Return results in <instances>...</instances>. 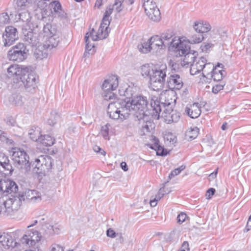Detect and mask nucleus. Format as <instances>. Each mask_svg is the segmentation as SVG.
Listing matches in <instances>:
<instances>
[{"label":"nucleus","instance_id":"obj_49","mask_svg":"<svg viewBox=\"0 0 251 251\" xmlns=\"http://www.w3.org/2000/svg\"><path fill=\"white\" fill-rule=\"evenodd\" d=\"M19 19L24 22L28 23L30 20V16L29 13L27 11H24L19 14Z\"/></svg>","mask_w":251,"mask_h":251},{"label":"nucleus","instance_id":"obj_32","mask_svg":"<svg viewBox=\"0 0 251 251\" xmlns=\"http://www.w3.org/2000/svg\"><path fill=\"white\" fill-rule=\"evenodd\" d=\"M51 50L49 49H47L43 47V45L42 46H38L36 49L35 54L36 55L37 58L39 59H42L45 58H47L49 53L51 52Z\"/></svg>","mask_w":251,"mask_h":251},{"label":"nucleus","instance_id":"obj_38","mask_svg":"<svg viewBox=\"0 0 251 251\" xmlns=\"http://www.w3.org/2000/svg\"><path fill=\"white\" fill-rule=\"evenodd\" d=\"M56 33V30L55 28L51 24L48 23L46 25H44L43 29V34H44V36L48 37Z\"/></svg>","mask_w":251,"mask_h":251},{"label":"nucleus","instance_id":"obj_21","mask_svg":"<svg viewBox=\"0 0 251 251\" xmlns=\"http://www.w3.org/2000/svg\"><path fill=\"white\" fill-rule=\"evenodd\" d=\"M164 116L168 123L172 122H177L180 118L179 113L176 110L173 109H164L162 113V116Z\"/></svg>","mask_w":251,"mask_h":251},{"label":"nucleus","instance_id":"obj_52","mask_svg":"<svg viewBox=\"0 0 251 251\" xmlns=\"http://www.w3.org/2000/svg\"><path fill=\"white\" fill-rule=\"evenodd\" d=\"M59 119V115L57 114L54 115L52 113H51L50 118L48 120V123L49 125L53 126L56 124Z\"/></svg>","mask_w":251,"mask_h":251},{"label":"nucleus","instance_id":"obj_9","mask_svg":"<svg viewBox=\"0 0 251 251\" xmlns=\"http://www.w3.org/2000/svg\"><path fill=\"white\" fill-rule=\"evenodd\" d=\"M19 209L18 201H13L9 198L4 200L0 197V215L3 216H11Z\"/></svg>","mask_w":251,"mask_h":251},{"label":"nucleus","instance_id":"obj_44","mask_svg":"<svg viewBox=\"0 0 251 251\" xmlns=\"http://www.w3.org/2000/svg\"><path fill=\"white\" fill-rule=\"evenodd\" d=\"M203 39V36L202 34L198 33L192 36L190 39V42L192 44H197L201 42Z\"/></svg>","mask_w":251,"mask_h":251},{"label":"nucleus","instance_id":"obj_34","mask_svg":"<svg viewBox=\"0 0 251 251\" xmlns=\"http://www.w3.org/2000/svg\"><path fill=\"white\" fill-rule=\"evenodd\" d=\"M30 138L33 141H39L41 135V129L38 126L32 127L28 131Z\"/></svg>","mask_w":251,"mask_h":251},{"label":"nucleus","instance_id":"obj_24","mask_svg":"<svg viewBox=\"0 0 251 251\" xmlns=\"http://www.w3.org/2000/svg\"><path fill=\"white\" fill-rule=\"evenodd\" d=\"M197 52L194 50L188 52L184 54V58L180 62L181 66L185 68H187L189 66L191 67V64L193 63L195 59L197 58Z\"/></svg>","mask_w":251,"mask_h":251},{"label":"nucleus","instance_id":"obj_63","mask_svg":"<svg viewBox=\"0 0 251 251\" xmlns=\"http://www.w3.org/2000/svg\"><path fill=\"white\" fill-rule=\"evenodd\" d=\"M251 229V214L248 219V222L247 223V225H246V227L245 228V230H246V231H249Z\"/></svg>","mask_w":251,"mask_h":251},{"label":"nucleus","instance_id":"obj_64","mask_svg":"<svg viewBox=\"0 0 251 251\" xmlns=\"http://www.w3.org/2000/svg\"><path fill=\"white\" fill-rule=\"evenodd\" d=\"M107 0H97L95 3V6L100 8L103 3L106 2Z\"/></svg>","mask_w":251,"mask_h":251},{"label":"nucleus","instance_id":"obj_20","mask_svg":"<svg viewBox=\"0 0 251 251\" xmlns=\"http://www.w3.org/2000/svg\"><path fill=\"white\" fill-rule=\"evenodd\" d=\"M199 103H194L192 104L187 105L185 111L191 118H198L201 114V110Z\"/></svg>","mask_w":251,"mask_h":251},{"label":"nucleus","instance_id":"obj_48","mask_svg":"<svg viewBox=\"0 0 251 251\" xmlns=\"http://www.w3.org/2000/svg\"><path fill=\"white\" fill-rule=\"evenodd\" d=\"M152 70L149 65H143L141 68V74L144 77L150 76V75L151 74V71H152Z\"/></svg>","mask_w":251,"mask_h":251},{"label":"nucleus","instance_id":"obj_10","mask_svg":"<svg viewBox=\"0 0 251 251\" xmlns=\"http://www.w3.org/2000/svg\"><path fill=\"white\" fill-rule=\"evenodd\" d=\"M143 6L148 17L154 22H158L161 19V13L156 3L153 0H142Z\"/></svg>","mask_w":251,"mask_h":251},{"label":"nucleus","instance_id":"obj_59","mask_svg":"<svg viewBox=\"0 0 251 251\" xmlns=\"http://www.w3.org/2000/svg\"><path fill=\"white\" fill-rule=\"evenodd\" d=\"M50 251H63V250L59 245L53 244L51 246Z\"/></svg>","mask_w":251,"mask_h":251},{"label":"nucleus","instance_id":"obj_28","mask_svg":"<svg viewBox=\"0 0 251 251\" xmlns=\"http://www.w3.org/2000/svg\"><path fill=\"white\" fill-rule=\"evenodd\" d=\"M224 65L222 64L218 63L216 66V68L214 70L213 72L211 74V79L216 81L222 80L224 76L226 75V72L223 70H220L218 68H223Z\"/></svg>","mask_w":251,"mask_h":251},{"label":"nucleus","instance_id":"obj_37","mask_svg":"<svg viewBox=\"0 0 251 251\" xmlns=\"http://www.w3.org/2000/svg\"><path fill=\"white\" fill-rule=\"evenodd\" d=\"M174 35L173 32L172 31L168 30L165 32L162 33L160 37L161 38V40L163 41L164 47L167 46H169L172 47L171 45V41L170 40L173 37Z\"/></svg>","mask_w":251,"mask_h":251},{"label":"nucleus","instance_id":"obj_57","mask_svg":"<svg viewBox=\"0 0 251 251\" xmlns=\"http://www.w3.org/2000/svg\"><path fill=\"white\" fill-rule=\"evenodd\" d=\"M224 88L223 84H217L213 87L212 92L214 94L218 93L220 90H222Z\"/></svg>","mask_w":251,"mask_h":251},{"label":"nucleus","instance_id":"obj_60","mask_svg":"<svg viewBox=\"0 0 251 251\" xmlns=\"http://www.w3.org/2000/svg\"><path fill=\"white\" fill-rule=\"evenodd\" d=\"M160 104L161 107L162 106L164 107V109L165 108L171 109V107H169V106L171 105V102L169 100H165V102L162 101L161 103L160 102Z\"/></svg>","mask_w":251,"mask_h":251},{"label":"nucleus","instance_id":"obj_25","mask_svg":"<svg viewBox=\"0 0 251 251\" xmlns=\"http://www.w3.org/2000/svg\"><path fill=\"white\" fill-rule=\"evenodd\" d=\"M59 41V36L56 33L47 37V39L43 45V47L49 49L51 50L57 47Z\"/></svg>","mask_w":251,"mask_h":251},{"label":"nucleus","instance_id":"obj_61","mask_svg":"<svg viewBox=\"0 0 251 251\" xmlns=\"http://www.w3.org/2000/svg\"><path fill=\"white\" fill-rule=\"evenodd\" d=\"M215 192V190L214 188H211L208 189L206 191V197L208 199L211 198V196H213Z\"/></svg>","mask_w":251,"mask_h":251},{"label":"nucleus","instance_id":"obj_11","mask_svg":"<svg viewBox=\"0 0 251 251\" xmlns=\"http://www.w3.org/2000/svg\"><path fill=\"white\" fill-rule=\"evenodd\" d=\"M26 47L23 43H19L13 46L8 52V57L10 60L22 61L26 57Z\"/></svg>","mask_w":251,"mask_h":251},{"label":"nucleus","instance_id":"obj_30","mask_svg":"<svg viewBox=\"0 0 251 251\" xmlns=\"http://www.w3.org/2000/svg\"><path fill=\"white\" fill-rule=\"evenodd\" d=\"M8 183H9V185L6 187V189H4V195L10 194L12 198H14L18 192V186L14 181L10 179L8 181Z\"/></svg>","mask_w":251,"mask_h":251},{"label":"nucleus","instance_id":"obj_55","mask_svg":"<svg viewBox=\"0 0 251 251\" xmlns=\"http://www.w3.org/2000/svg\"><path fill=\"white\" fill-rule=\"evenodd\" d=\"M164 188L162 187L159 190L157 193V194L155 196L154 199L156 200L157 201H159L161 198L163 197L164 195Z\"/></svg>","mask_w":251,"mask_h":251},{"label":"nucleus","instance_id":"obj_53","mask_svg":"<svg viewBox=\"0 0 251 251\" xmlns=\"http://www.w3.org/2000/svg\"><path fill=\"white\" fill-rule=\"evenodd\" d=\"M187 217V215L185 213H180L177 217V223L180 224H182L185 221Z\"/></svg>","mask_w":251,"mask_h":251},{"label":"nucleus","instance_id":"obj_51","mask_svg":"<svg viewBox=\"0 0 251 251\" xmlns=\"http://www.w3.org/2000/svg\"><path fill=\"white\" fill-rule=\"evenodd\" d=\"M124 0H115L113 5V7L115 9L117 12H119L123 9V6L122 3Z\"/></svg>","mask_w":251,"mask_h":251},{"label":"nucleus","instance_id":"obj_36","mask_svg":"<svg viewBox=\"0 0 251 251\" xmlns=\"http://www.w3.org/2000/svg\"><path fill=\"white\" fill-rule=\"evenodd\" d=\"M199 133V129L197 126L191 127L185 132V138L192 140L197 138Z\"/></svg>","mask_w":251,"mask_h":251},{"label":"nucleus","instance_id":"obj_22","mask_svg":"<svg viewBox=\"0 0 251 251\" xmlns=\"http://www.w3.org/2000/svg\"><path fill=\"white\" fill-rule=\"evenodd\" d=\"M24 40L31 46H36L39 43L37 34L32 31H28L26 33H24Z\"/></svg>","mask_w":251,"mask_h":251},{"label":"nucleus","instance_id":"obj_13","mask_svg":"<svg viewBox=\"0 0 251 251\" xmlns=\"http://www.w3.org/2000/svg\"><path fill=\"white\" fill-rule=\"evenodd\" d=\"M2 38L4 46H10L19 39L17 29L13 26H6L2 34Z\"/></svg>","mask_w":251,"mask_h":251},{"label":"nucleus","instance_id":"obj_26","mask_svg":"<svg viewBox=\"0 0 251 251\" xmlns=\"http://www.w3.org/2000/svg\"><path fill=\"white\" fill-rule=\"evenodd\" d=\"M215 68H216V66H214L213 64L205 62L204 68L202 70V76L203 78H205V79H203V80L206 83H209L211 79L212 76L210 75L213 72Z\"/></svg>","mask_w":251,"mask_h":251},{"label":"nucleus","instance_id":"obj_31","mask_svg":"<svg viewBox=\"0 0 251 251\" xmlns=\"http://www.w3.org/2000/svg\"><path fill=\"white\" fill-rule=\"evenodd\" d=\"M24 99V98L20 94L14 93L9 97V101L11 104L19 106L23 105Z\"/></svg>","mask_w":251,"mask_h":251},{"label":"nucleus","instance_id":"obj_27","mask_svg":"<svg viewBox=\"0 0 251 251\" xmlns=\"http://www.w3.org/2000/svg\"><path fill=\"white\" fill-rule=\"evenodd\" d=\"M152 141L153 143L151 145V148L156 151V154L160 156L166 155L168 153L167 151L159 144V141L158 139L153 136Z\"/></svg>","mask_w":251,"mask_h":251},{"label":"nucleus","instance_id":"obj_54","mask_svg":"<svg viewBox=\"0 0 251 251\" xmlns=\"http://www.w3.org/2000/svg\"><path fill=\"white\" fill-rule=\"evenodd\" d=\"M106 235L109 237L114 238L117 235V233H116L113 229L109 228L106 231Z\"/></svg>","mask_w":251,"mask_h":251},{"label":"nucleus","instance_id":"obj_45","mask_svg":"<svg viewBox=\"0 0 251 251\" xmlns=\"http://www.w3.org/2000/svg\"><path fill=\"white\" fill-rule=\"evenodd\" d=\"M10 22V18L7 13H2L0 14V25L2 26Z\"/></svg>","mask_w":251,"mask_h":251},{"label":"nucleus","instance_id":"obj_40","mask_svg":"<svg viewBox=\"0 0 251 251\" xmlns=\"http://www.w3.org/2000/svg\"><path fill=\"white\" fill-rule=\"evenodd\" d=\"M85 51L83 54V56L85 57H88L90 54H93L95 52V46L93 44H90L89 40L85 41Z\"/></svg>","mask_w":251,"mask_h":251},{"label":"nucleus","instance_id":"obj_12","mask_svg":"<svg viewBox=\"0 0 251 251\" xmlns=\"http://www.w3.org/2000/svg\"><path fill=\"white\" fill-rule=\"evenodd\" d=\"M42 238L41 233L38 230L32 229L26 231L25 234L21 239L23 244L32 247L38 243Z\"/></svg>","mask_w":251,"mask_h":251},{"label":"nucleus","instance_id":"obj_5","mask_svg":"<svg viewBox=\"0 0 251 251\" xmlns=\"http://www.w3.org/2000/svg\"><path fill=\"white\" fill-rule=\"evenodd\" d=\"M12 159L16 166L25 172L30 170L29 156L23 149L18 148H13L11 151Z\"/></svg>","mask_w":251,"mask_h":251},{"label":"nucleus","instance_id":"obj_2","mask_svg":"<svg viewBox=\"0 0 251 251\" xmlns=\"http://www.w3.org/2000/svg\"><path fill=\"white\" fill-rule=\"evenodd\" d=\"M7 76L15 89L24 87L26 92L33 93L37 88L38 76L27 67L11 65L7 69Z\"/></svg>","mask_w":251,"mask_h":251},{"label":"nucleus","instance_id":"obj_17","mask_svg":"<svg viewBox=\"0 0 251 251\" xmlns=\"http://www.w3.org/2000/svg\"><path fill=\"white\" fill-rule=\"evenodd\" d=\"M206 62H207V60L204 57L196 58L195 62L191 64L190 70L191 75H195L202 71L204 68Z\"/></svg>","mask_w":251,"mask_h":251},{"label":"nucleus","instance_id":"obj_42","mask_svg":"<svg viewBox=\"0 0 251 251\" xmlns=\"http://www.w3.org/2000/svg\"><path fill=\"white\" fill-rule=\"evenodd\" d=\"M149 40L147 42L138 45V49L141 52L147 53L151 51V49Z\"/></svg>","mask_w":251,"mask_h":251},{"label":"nucleus","instance_id":"obj_19","mask_svg":"<svg viewBox=\"0 0 251 251\" xmlns=\"http://www.w3.org/2000/svg\"><path fill=\"white\" fill-rule=\"evenodd\" d=\"M0 243L5 249L14 248L17 244L10 234L4 232L0 235Z\"/></svg>","mask_w":251,"mask_h":251},{"label":"nucleus","instance_id":"obj_18","mask_svg":"<svg viewBox=\"0 0 251 251\" xmlns=\"http://www.w3.org/2000/svg\"><path fill=\"white\" fill-rule=\"evenodd\" d=\"M168 87L170 89L179 90L183 85L182 78L178 74L172 75L167 80Z\"/></svg>","mask_w":251,"mask_h":251},{"label":"nucleus","instance_id":"obj_50","mask_svg":"<svg viewBox=\"0 0 251 251\" xmlns=\"http://www.w3.org/2000/svg\"><path fill=\"white\" fill-rule=\"evenodd\" d=\"M97 35L98 32H96L94 28H92L89 32H88L86 33L85 36V41L87 42V40H89L90 37H91L92 40L94 41L99 40L100 39H96L94 37L93 38L94 36L95 37V35Z\"/></svg>","mask_w":251,"mask_h":251},{"label":"nucleus","instance_id":"obj_39","mask_svg":"<svg viewBox=\"0 0 251 251\" xmlns=\"http://www.w3.org/2000/svg\"><path fill=\"white\" fill-rule=\"evenodd\" d=\"M34 0H16V8L18 10L25 9L30 4H34Z\"/></svg>","mask_w":251,"mask_h":251},{"label":"nucleus","instance_id":"obj_14","mask_svg":"<svg viewBox=\"0 0 251 251\" xmlns=\"http://www.w3.org/2000/svg\"><path fill=\"white\" fill-rule=\"evenodd\" d=\"M171 45L175 51L180 56H182L188 52L192 51L190 50V43L187 41H181L179 39L175 38L171 40Z\"/></svg>","mask_w":251,"mask_h":251},{"label":"nucleus","instance_id":"obj_16","mask_svg":"<svg viewBox=\"0 0 251 251\" xmlns=\"http://www.w3.org/2000/svg\"><path fill=\"white\" fill-rule=\"evenodd\" d=\"M39 222L42 224V230L45 237H50L54 234H58L61 232V228L56 225L53 226L48 223H43L41 221Z\"/></svg>","mask_w":251,"mask_h":251},{"label":"nucleus","instance_id":"obj_1","mask_svg":"<svg viewBox=\"0 0 251 251\" xmlns=\"http://www.w3.org/2000/svg\"><path fill=\"white\" fill-rule=\"evenodd\" d=\"M120 95L125 97V99H118L117 101L108 104L107 113L110 118L123 121L131 114L135 117H143L147 115L145 112L149 109V106L155 112V116H157L159 118L162 109L157 98L151 99L149 105L147 98L142 95H136L132 88L120 90Z\"/></svg>","mask_w":251,"mask_h":251},{"label":"nucleus","instance_id":"obj_33","mask_svg":"<svg viewBox=\"0 0 251 251\" xmlns=\"http://www.w3.org/2000/svg\"><path fill=\"white\" fill-rule=\"evenodd\" d=\"M194 28L195 31L200 34H202L204 32H207L210 30L211 26L208 24H203L200 22H195L194 25Z\"/></svg>","mask_w":251,"mask_h":251},{"label":"nucleus","instance_id":"obj_7","mask_svg":"<svg viewBox=\"0 0 251 251\" xmlns=\"http://www.w3.org/2000/svg\"><path fill=\"white\" fill-rule=\"evenodd\" d=\"M3 161L0 160V192L4 194V189L9 185L8 181L9 179L6 178L5 176L11 175L13 169L12 165L9 163V160L7 157H3Z\"/></svg>","mask_w":251,"mask_h":251},{"label":"nucleus","instance_id":"obj_3","mask_svg":"<svg viewBox=\"0 0 251 251\" xmlns=\"http://www.w3.org/2000/svg\"><path fill=\"white\" fill-rule=\"evenodd\" d=\"M167 67L161 65L158 69L152 70L150 75V87L154 91H160L164 87L166 77Z\"/></svg>","mask_w":251,"mask_h":251},{"label":"nucleus","instance_id":"obj_62","mask_svg":"<svg viewBox=\"0 0 251 251\" xmlns=\"http://www.w3.org/2000/svg\"><path fill=\"white\" fill-rule=\"evenodd\" d=\"M180 173V172H179V171L178 170L177 168L174 169L170 174V175L169 176V179H171L172 177L178 175Z\"/></svg>","mask_w":251,"mask_h":251},{"label":"nucleus","instance_id":"obj_56","mask_svg":"<svg viewBox=\"0 0 251 251\" xmlns=\"http://www.w3.org/2000/svg\"><path fill=\"white\" fill-rule=\"evenodd\" d=\"M213 46L211 43L203 44L201 45V49L203 52H207L208 50Z\"/></svg>","mask_w":251,"mask_h":251},{"label":"nucleus","instance_id":"obj_23","mask_svg":"<svg viewBox=\"0 0 251 251\" xmlns=\"http://www.w3.org/2000/svg\"><path fill=\"white\" fill-rule=\"evenodd\" d=\"M110 24V22L106 23L103 20H102L101 23L99 27L98 31V35H95L93 37L96 39H104L106 38L108 35L109 30L108 29V26Z\"/></svg>","mask_w":251,"mask_h":251},{"label":"nucleus","instance_id":"obj_43","mask_svg":"<svg viewBox=\"0 0 251 251\" xmlns=\"http://www.w3.org/2000/svg\"><path fill=\"white\" fill-rule=\"evenodd\" d=\"M164 139L165 142L172 145L175 144L177 140L176 136L170 132L166 133L164 135Z\"/></svg>","mask_w":251,"mask_h":251},{"label":"nucleus","instance_id":"obj_47","mask_svg":"<svg viewBox=\"0 0 251 251\" xmlns=\"http://www.w3.org/2000/svg\"><path fill=\"white\" fill-rule=\"evenodd\" d=\"M110 125L107 124L102 126L100 129V134L105 139H109L108 131Z\"/></svg>","mask_w":251,"mask_h":251},{"label":"nucleus","instance_id":"obj_15","mask_svg":"<svg viewBox=\"0 0 251 251\" xmlns=\"http://www.w3.org/2000/svg\"><path fill=\"white\" fill-rule=\"evenodd\" d=\"M138 121V125L140 128L139 131V134L142 135H145L146 133L150 132V129L151 128L152 123L150 119L149 116L147 114L144 116H139V117H135Z\"/></svg>","mask_w":251,"mask_h":251},{"label":"nucleus","instance_id":"obj_35","mask_svg":"<svg viewBox=\"0 0 251 251\" xmlns=\"http://www.w3.org/2000/svg\"><path fill=\"white\" fill-rule=\"evenodd\" d=\"M55 139L49 135H41L38 142L45 147H50L54 143Z\"/></svg>","mask_w":251,"mask_h":251},{"label":"nucleus","instance_id":"obj_58","mask_svg":"<svg viewBox=\"0 0 251 251\" xmlns=\"http://www.w3.org/2000/svg\"><path fill=\"white\" fill-rule=\"evenodd\" d=\"M189 244L187 241H184L179 251H189Z\"/></svg>","mask_w":251,"mask_h":251},{"label":"nucleus","instance_id":"obj_29","mask_svg":"<svg viewBox=\"0 0 251 251\" xmlns=\"http://www.w3.org/2000/svg\"><path fill=\"white\" fill-rule=\"evenodd\" d=\"M150 45L152 50H158L163 48L164 47V42L161 38L158 35L151 37L149 39Z\"/></svg>","mask_w":251,"mask_h":251},{"label":"nucleus","instance_id":"obj_8","mask_svg":"<svg viewBox=\"0 0 251 251\" xmlns=\"http://www.w3.org/2000/svg\"><path fill=\"white\" fill-rule=\"evenodd\" d=\"M35 164L34 171L36 173L45 176L51 169L52 160L49 155H40L35 159Z\"/></svg>","mask_w":251,"mask_h":251},{"label":"nucleus","instance_id":"obj_6","mask_svg":"<svg viewBox=\"0 0 251 251\" xmlns=\"http://www.w3.org/2000/svg\"><path fill=\"white\" fill-rule=\"evenodd\" d=\"M10 198L13 201H18L19 209L22 201H29L32 203L41 201L42 200V195L36 190L27 189L19 193L17 192L16 195H15L14 198Z\"/></svg>","mask_w":251,"mask_h":251},{"label":"nucleus","instance_id":"obj_41","mask_svg":"<svg viewBox=\"0 0 251 251\" xmlns=\"http://www.w3.org/2000/svg\"><path fill=\"white\" fill-rule=\"evenodd\" d=\"M51 10L52 12L58 14L59 16L64 17V14H61L62 13L61 5L58 1H53L50 4Z\"/></svg>","mask_w":251,"mask_h":251},{"label":"nucleus","instance_id":"obj_4","mask_svg":"<svg viewBox=\"0 0 251 251\" xmlns=\"http://www.w3.org/2000/svg\"><path fill=\"white\" fill-rule=\"evenodd\" d=\"M118 84V79L116 75L110 76L104 81L101 88L103 91L102 96L105 100H112L111 102L117 101L118 99H117L112 91L116 89Z\"/></svg>","mask_w":251,"mask_h":251},{"label":"nucleus","instance_id":"obj_46","mask_svg":"<svg viewBox=\"0 0 251 251\" xmlns=\"http://www.w3.org/2000/svg\"><path fill=\"white\" fill-rule=\"evenodd\" d=\"M113 9L114 8L113 7H111V6H109V7H107L106 10H105L102 20L105 21L106 24L108 22L110 23L111 18L110 16L112 13Z\"/></svg>","mask_w":251,"mask_h":251}]
</instances>
